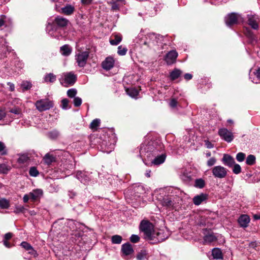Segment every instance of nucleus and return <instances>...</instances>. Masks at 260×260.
<instances>
[{"instance_id": "f257e3e1", "label": "nucleus", "mask_w": 260, "mask_h": 260, "mask_svg": "<svg viewBox=\"0 0 260 260\" xmlns=\"http://www.w3.org/2000/svg\"><path fill=\"white\" fill-rule=\"evenodd\" d=\"M139 151L141 156L146 157L154 165L162 164L166 158V154L160 153L159 149L154 147L153 142H149L147 144H142Z\"/></svg>"}, {"instance_id": "f03ea898", "label": "nucleus", "mask_w": 260, "mask_h": 260, "mask_svg": "<svg viewBox=\"0 0 260 260\" xmlns=\"http://www.w3.org/2000/svg\"><path fill=\"white\" fill-rule=\"evenodd\" d=\"M69 23L68 19L60 16H57L52 23H48L46 30L51 37L59 40L62 36V28L66 27Z\"/></svg>"}, {"instance_id": "7ed1b4c3", "label": "nucleus", "mask_w": 260, "mask_h": 260, "mask_svg": "<svg viewBox=\"0 0 260 260\" xmlns=\"http://www.w3.org/2000/svg\"><path fill=\"white\" fill-rule=\"evenodd\" d=\"M182 201L181 198L177 195H169L165 197L161 201V205L169 210H176Z\"/></svg>"}, {"instance_id": "20e7f679", "label": "nucleus", "mask_w": 260, "mask_h": 260, "mask_svg": "<svg viewBox=\"0 0 260 260\" xmlns=\"http://www.w3.org/2000/svg\"><path fill=\"white\" fill-rule=\"evenodd\" d=\"M170 235V232L167 230L159 229L153 232L152 236L149 241L153 244L161 242L167 239Z\"/></svg>"}, {"instance_id": "39448f33", "label": "nucleus", "mask_w": 260, "mask_h": 260, "mask_svg": "<svg viewBox=\"0 0 260 260\" xmlns=\"http://www.w3.org/2000/svg\"><path fill=\"white\" fill-rule=\"evenodd\" d=\"M163 40V37L153 32L149 33L146 35V41L144 44L148 45L150 48L158 46Z\"/></svg>"}, {"instance_id": "423d86ee", "label": "nucleus", "mask_w": 260, "mask_h": 260, "mask_svg": "<svg viewBox=\"0 0 260 260\" xmlns=\"http://www.w3.org/2000/svg\"><path fill=\"white\" fill-rule=\"evenodd\" d=\"M140 230L144 233L145 238L148 241L152 236L153 232V225L148 220H143L141 221L140 226Z\"/></svg>"}, {"instance_id": "0eeeda50", "label": "nucleus", "mask_w": 260, "mask_h": 260, "mask_svg": "<svg viewBox=\"0 0 260 260\" xmlns=\"http://www.w3.org/2000/svg\"><path fill=\"white\" fill-rule=\"evenodd\" d=\"M35 106L39 112H43L52 108L54 103L48 98L42 99L36 102Z\"/></svg>"}, {"instance_id": "6e6552de", "label": "nucleus", "mask_w": 260, "mask_h": 260, "mask_svg": "<svg viewBox=\"0 0 260 260\" xmlns=\"http://www.w3.org/2000/svg\"><path fill=\"white\" fill-rule=\"evenodd\" d=\"M91 173L85 171H77L75 173V177L81 183L87 185L92 180Z\"/></svg>"}, {"instance_id": "1a4fd4ad", "label": "nucleus", "mask_w": 260, "mask_h": 260, "mask_svg": "<svg viewBox=\"0 0 260 260\" xmlns=\"http://www.w3.org/2000/svg\"><path fill=\"white\" fill-rule=\"evenodd\" d=\"M211 171L213 176L215 178L222 179L225 178L228 174V170L220 165L213 167Z\"/></svg>"}, {"instance_id": "9d476101", "label": "nucleus", "mask_w": 260, "mask_h": 260, "mask_svg": "<svg viewBox=\"0 0 260 260\" xmlns=\"http://www.w3.org/2000/svg\"><path fill=\"white\" fill-rule=\"evenodd\" d=\"M89 57V52L83 51L75 55V59L79 67L83 68L85 66L87 60Z\"/></svg>"}, {"instance_id": "9b49d317", "label": "nucleus", "mask_w": 260, "mask_h": 260, "mask_svg": "<svg viewBox=\"0 0 260 260\" xmlns=\"http://www.w3.org/2000/svg\"><path fill=\"white\" fill-rule=\"evenodd\" d=\"M218 134L221 139L228 143L231 142L234 138L233 133L225 128H220L218 130Z\"/></svg>"}, {"instance_id": "f8f14e48", "label": "nucleus", "mask_w": 260, "mask_h": 260, "mask_svg": "<svg viewBox=\"0 0 260 260\" xmlns=\"http://www.w3.org/2000/svg\"><path fill=\"white\" fill-rule=\"evenodd\" d=\"M63 77V81L61 82V83L65 86L73 85L77 80L76 75L72 72L64 73Z\"/></svg>"}, {"instance_id": "ddd939ff", "label": "nucleus", "mask_w": 260, "mask_h": 260, "mask_svg": "<svg viewBox=\"0 0 260 260\" xmlns=\"http://www.w3.org/2000/svg\"><path fill=\"white\" fill-rule=\"evenodd\" d=\"M240 16V15L236 13L229 14L224 19L226 25L231 27L233 25L237 24Z\"/></svg>"}, {"instance_id": "4468645a", "label": "nucleus", "mask_w": 260, "mask_h": 260, "mask_svg": "<svg viewBox=\"0 0 260 260\" xmlns=\"http://www.w3.org/2000/svg\"><path fill=\"white\" fill-rule=\"evenodd\" d=\"M178 56V53L175 50L169 51L165 56V60L168 65L174 63Z\"/></svg>"}, {"instance_id": "2eb2a0df", "label": "nucleus", "mask_w": 260, "mask_h": 260, "mask_svg": "<svg viewBox=\"0 0 260 260\" xmlns=\"http://www.w3.org/2000/svg\"><path fill=\"white\" fill-rule=\"evenodd\" d=\"M258 19V16L255 15L248 14L247 15V22L249 25L254 29H258L259 26L257 22Z\"/></svg>"}, {"instance_id": "dca6fc26", "label": "nucleus", "mask_w": 260, "mask_h": 260, "mask_svg": "<svg viewBox=\"0 0 260 260\" xmlns=\"http://www.w3.org/2000/svg\"><path fill=\"white\" fill-rule=\"evenodd\" d=\"M121 251L123 256H129L134 252V250L132 244L127 242L122 245Z\"/></svg>"}, {"instance_id": "f3484780", "label": "nucleus", "mask_w": 260, "mask_h": 260, "mask_svg": "<svg viewBox=\"0 0 260 260\" xmlns=\"http://www.w3.org/2000/svg\"><path fill=\"white\" fill-rule=\"evenodd\" d=\"M221 161L224 165L229 168L232 167L235 163L234 157L228 154H223Z\"/></svg>"}, {"instance_id": "a211bd4d", "label": "nucleus", "mask_w": 260, "mask_h": 260, "mask_svg": "<svg viewBox=\"0 0 260 260\" xmlns=\"http://www.w3.org/2000/svg\"><path fill=\"white\" fill-rule=\"evenodd\" d=\"M114 64V60L111 56L107 57L102 63V68L106 71L110 70Z\"/></svg>"}, {"instance_id": "6ab92c4d", "label": "nucleus", "mask_w": 260, "mask_h": 260, "mask_svg": "<svg viewBox=\"0 0 260 260\" xmlns=\"http://www.w3.org/2000/svg\"><path fill=\"white\" fill-rule=\"evenodd\" d=\"M19 157L17 162L19 164H24L30 160L31 154L29 152L19 153L17 154Z\"/></svg>"}, {"instance_id": "aec40b11", "label": "nucleus", "mask_w": 260, "mask_h": 260, "mask_svg": "<svg viewBox=\"0 0 260 260\" xmlns=\"http://www.w3.org/2000/svg\"><path fill=\"white\" fill-rule=\"evenodd\" d=\"M208 199V195L206 193H201L200 194L194 196L193 199V203L196 205H200L203 201Z\"/></svg>"}, {"instance_id": "412c9836", "label": "nucleus", "mask_w": 260, "mask_h": 260, "mask_svg": "<svg viewBox=\"0 0 260 260\" xmlns=\"http://www.w3.org/2000/svg\"><path fill=\"white\" fill-rule=\"evenodd\" d=\"M43 190L41 189H36L30 192V199L32 201H35L40 199L43 195Z\"/></svg>"}, {"instance_id": "4be33fe9", "label": "nucleus", "mask_w": 260, "mask_h": 260, "mask_svg": "<svg viewBox=\"0 0 260 260\" xmlns=\"http://www.w3.org/2000/svg\"><path fill=\"white\" fill-rule=\"evenodd\" d=\"M250 222V218L247 215H242L238 219V223L241 227L246 228Z\"/></svg>"}, {"instance_id": "5701e85b", "label": "nucleus", "mask_w": 260, "mask_h": 260, "mask_svg": "<svg viewBox=\"0 0 260 260\" xmlns=\"http://www.w3.org/2000/svg\"><path fill=\"white\" fill-rule=\"evenodd\" d=\"M72 50V47L68 44H65L60 47V52L61 55L64 56H69L71 54Z\"/></svg>"}, {"instance_id": "b1692460", "label": "nucleus", "mask_w": 260, "mask_h": 260, "mask_svg": "<svg viewBox=\"0 0 260 260\" xmlns=\"http://www.w3.org/2000/svg\"><path fill=\"white\" fill-rule=\"evenodd\" d=\"M203 239L205 243L210 244L216 241L217 238L213 232H210L205 235Z\"/></svg>"}, {"instance_id": "393cba45", "label": "nucleus", "mask_w": 260, "mask_h": 260, "mask_svg": "<svg viewBox=\"0 0 260 260\" xmlns=\"http://www.w3.org/2000/svg\"><path fill=\"white\" fill-rule=\"evenodd\" d=\"M21 246L28 251L29 254L35 256L37 254V252L34 250L31 245L27 242L23 241L20 244Z\"/></svg>"}, {"instance_id": "a878e982", "label": "nucleus", "mask_w": 260, "mask_h": 260, "mask_svg": "<svg viewBox=\"0 0 260 260\" xmlns=\"http://www.w3.org/2000/svg\"><path fill=\"white\" fill-rule=\"evenodd\" d=\"M61 13L66 15H71L75 11V8L71 5L68 4L65 7L61 8Z\"/></svg>"}, {"instance_id": "bb28decb", "label": "nucleus", "mask_w": 260, "mask_h": 260, "mask_svg": "<svg viewBox=\"0 0 260 260\" xmlns=\"http://www.w3.org/2000/svg\"><path fill=\"white\" fill-rule=\"evenodd\" d=\"M43 159L45 164L50 166L53 162L55 161V157L53 155L48 153L45 155Z\"/></svg>"}, {"instance_id": "cd10ccee", "label": "nucleus", "mask_w": 260, "mask_h": 260, "mask_svg": "<svg viewBox=\"0 0 260 260\" xmlns=\"http://www.w3.org/2000/svg\"><path fill=\"white\" fill-rule=\"evenodd\" d=\"M182 71L178 69H175L170 73V78L174 81L178 79L182 74Z\"/></svg>"}, {"instance_id": "c85d7f7f", "label": "nucleus", "mask_w": 260, "mask_h": 260, "mask_svg": "<svg viewBox=\"0 0 260 260\" xmlns=\"http://www.w3.org/2000/svg\"><path fill=\"white\" fill-rule=\"evenodd\" d=\"M212 255L214 259H220L223 258L222 251L218 248H214L212 249Z\"/></svg>"}, {"instance_id": "c756f323", "label": "nucleus", "mask_w": 260, "mask_h": 260, "mask_svg": "<svg viewBox=\"0 0 260 260\" xmlns=\"http://www.w3.org/2000/svg\"><path fill=\"white\" fill-rule=\"evenodd\" d=\"M45 82L54 83L56 80V77L53 73L46 74L44 77Z\"/></svg>"}, {"instance_id": "7c9ffc66", "label": "nucleus", "mask_w": 260, "mask_h": 260, "mask_svg": "<svg viewBox=\"0 0 260 260\" xmlns=\"http://www.w3.org/2000/svg\"><path fill=\"white\" fill-rule=\"evenodd\" d=\"M11 170V167L7 163L0 164V173L7 174Z\"/></svg>"}, {"instance_id": "2f4dec72", "label": "nucleus", "mask_w": 260, "mask_h": 260, "mask_svg": "<svg viewBox=\"0 0 260 260\" xmlns=\"http://www.w3.org/2000/svg\"><path fill=\"white\" fill-rule=\"evenodd\" d=\"M126 92L129 96L133 98H136L139 94V91L134 87L127 88Z\"/></svg>"}, {"instance_id": "473e14b6", "label": "nucleus", "mask_w": 260, "mask_h": 260, "mask_svg": "<svg viewBox=\"0 0 260 260\" xmlns=\"http://www.w3.org/2000/svg\"><path fill=\"white\" fill-rule=\"evenodd\" d=\"M205 182L202 178L197 179L194 181V186L198 188H203L205 187Z\"/></svg>"}, {"instance_id": "72a5a7b5", "label": "nucleus", "mask_w": 260, "mask_h": 260, "mask_svg": "<svg viewBox=\"0 0 260 260\" xmlns=\"http://www.w3.org/2000/svg\"><path fill=\"white\" fill-rule=\"evenodd\" d=\"M10 207V202L5 198L0 199V208L2 209H8Z\"/></svg>"}, {"instance_id": "f704fd0d", "label": "nucleus", "mask_w": 260, "mask_h": 260, "mask_svg": "<svg viewBox=\"0 0 260 260\" xmlns=\"http://www.w3.org/2000/svg\"><path fill=\"white\" fill-rule=\"evenodd\" d=\"M122 40V36L120 35H115L114 36V39L111 40L110 43L112 45H118Z\"/></svg>"}, {"instance_id": "c9c22d12", "label": "nucleus", "mask_w": 260, "mask_h": 260, "mask_svg": "<svg viewBox=\"0 0 260 260\" xmlns=\"http://www.w3.org/2000/svg\"><path fill=\"white\" fill-rule=\"evenodd\" d=\"M122 240V237L120 235H115L111 237V242L112 244H119Z\"/></svg>"}, {"instance_id": "e433bc0d", "label": "nucleus", "mask_w": 260, "mask_h": 260, "mask_svg": "<svg viewBox=\"0 0 260 260\" xmlns=\"http://www.w3.org/2000/svg\"><path fill=\"white\" fill-rule=\"evenodd\" d=\"M59 135V133L56 129H54L48 133L47 136L51 139H56Z\"/></svg>"}, {"instance_id": "4c0bfd02", "label": "nucleus", "mask_w": 260, "mask_h": 260, "mask_svg": "<svg viewBox=\"0 0 260 260\" xmlns=\"http://www.w3.org/2000/svg\"><path fill=\"white\" fill-rule=\"evenodd\" d=\"M254 75L255 76L256 79H253L252 82L254 83L257 84L259 83L260 81V67L258 68L254 72Z\"/></svg>"}, {"instance_id": "58836bf2", "label": "nucleus", "mask_w": 260, "mask_h": 260, "mask_svg": "<svg viewBox=\"0 0 260 260\" xmlns=\"http://www.w3.org/2000/svg\"><path fill=\"white\" fill-rule=\"evenodd\" d=\"M246 163L248 165H253L255 163V157L253 155H249L246 160Z\"/></svg>"}, {"instance_id": "ea45409f", "label": "nucleus", "mask_w": 260, "mask_h": 260, "mask_svg": "<svg viewBox=\"0 0 260 260\" xmlns=\"http://www.w3.org/2000/svg\"><path fill=\"white\" fill-rule=\"evenodd\" d=\"M248 43L252 45H254L257 42V39L255 35L252 34L248 37Z\"/></svg>"}, {"instance_id": "a19ab883", "label": "nucleus", "mask_w": 260, "mask_h": 260, "mask_svg": "<svg viewBox=\"0 0 260 260\" xmlns=\"http://www.w3.org/2000/svg\"><path fill=\"white\" fill-rule=\"evenodd\" d=\"M29 174L32 177H37L39 174V172L36 167H31L29 170Z\"/></svg>"}, {"instance_id": "79ce46f5", "label": "nucleus", "mask_w": 260, "mask_h": 260, "mask_svg": "<svg viewBox=\"0 0 260 260\" xmlns=\"http://www.w3.org/2000/svg\"><path fill=\"white\" fill-rule=\"evenodd\" d=\"M100 120L99 119H95L92 121V122L90 124V128L91 129H96L98 126H99L100 124Z\"/></svg>"}, {"instance_id": "37998d69", "label": "nucleus", "mask_w": 260, "mask_h": 260, "mask_svg": "<svg viewBox=\"0 0 260 260\" xmlns=\"http://www.w3.org/2000/svg\"><path fill=\"white\" fill-rule=\"evenodd\" d=\"M21 87L23 88V89L27 90L30 89L31 88L32 84L30 82L24 81L22 82Z\"/></svg>"}, {"instance_id": "c03bdc74", "label": "nucleus", "mask_w": 260, "mask_h": 260, "mask_svg": "<svg viewBox=\"0 0 260 260\" xmlns=\"http://www.w3.org/2000/svg\"><path fill=\"white\" fill-rule=\"evenodd\" d=\"M127 51V49L126 47H123L121 45L118 47L117 53L121 56L126 54Z\"/></svg>"}, {"instance_id": "a18cd8bd", "label": "nucleus", "mask_w": 260, "mask_h": 260, "mask_svg": "<svg viewBox=\"0 0 260 260\" xmlns=\"http://www.w3.org/2000/svg\"><path fill=\"white\" fill-rule=\"evenodd\" d=\"M147 254V253L145 250H141V251L137 255V259L138 260H143L146 257Z\"/></svg>"}, {"instance_id": "49530a36", "label": "nucleus", "mask_w": 260, "mask_h": 260, "mask_svg": "<svg viewBox=\"0 0 260 260\" xmlns=\"http://www.w3.org/2000/svg\"><path fill=\"white\" fill-rule=\"evenodd\" d=\"M26 209L21 205H17L15 207V210L14 211V213L15 214H19L20 213H24Z\"/></svg>"}, {"instance_id": "de8ad7c7", "label": "nucleus", "mask_w": 260, "mask_h": 260, "mask_svg": "<svg viewBox=\"0 0 260 260\" xmlns=\"http://www.w3.org/2000/svg\"><path fill=\"white\" fill-rule=\"evenodd\" d=\"M7 154V150L5 144L0 141V154L5 155Z\"/></svg>"}, {"instance_id": "09e8293b", "label": "nucleus", "mask_w": 260, "mask_h": 260, "mask_svg": "<svg viewBox=\"0 0 260 260\" xmlns=\"http://www.w3.org/2000/svg\"><path fill=\"white\" fill-rule=\"evenodd\" d=\"M77 90L75 88L70 89L67 91V95L70 98L76 97L75 95L77 94Z\"/></svg>"}, {"instance_id": "8fccbe9b", "label": "nucleus", "mask_w": 260, "mask_h": 260, "mask_svg": "<svg viewBox=\"0 0 260 260\" xmlns=\"http://www.w3.org/2000/svg\"><path fill=\"white\" fill-rule=\"evenodd\" d=\"M233 172L235 174H239L241 172V168L239 164H235L233 165Z\"/></svg>"}, {"instance_id": "3c124183", "label": "nucleus", "mask_w": 260, "mask_h": 260, "mask_svg": "<svg viewBox=\"0 0 260 260\" xmlns=\"http://www.w3.org/2000/svg\"><path fill=\"white\" fill-rule=\"evenodd\" d=\"M61 108L64 110H67L70 107H69V101L67 99H63L61 100Z\"/></svg>"}, {"instance_id": "603ef678", "label": "nucleus", "mask_w": 260, "mask_h": 260, "mask_svg": "<svg viewBox=\"0 0 260 260\" xmlns=\"http://www.w3.org/2000/svg\"><path fill=\"white\" fill-rule=\"evenodd\" d=\"M82 99L81 98L76 96L75 97L73 100V104L75 107H79L81 104H82Z\"/></svg>"}, {"instance_id": "864d4df0", "label": "nucleus", "mask_w": 260, "mask_h": 260, "mask_svg": "<svg viewBox=\"0 0 260 260\" xmlns=\"http://www.w3.org/2000/svg\"><path fill=\"white\" fill-rule=\"evenodd\" d=\"M10 112L13 113L15 115H19L20 116H21L22 115L21 110L19 108H14L11 109L10 110Z\"/></svg>"}, {"instance_id": "5fc2aeb1", "label": "nucleus", "mask_w": 260, "mask_h": 260, "mask_svg": "<svg viewBox=\"0 0 260 260\" xmlns=\"http://www.w3.org/2000/svg\"><path fill=\"white\" fill-rule=\"evenodd\" d=\"M245 157V154L243 152H239L236 155V159L239 162L243 161Z\"/></svg>"}, {"instance_id": "6e6d98bb", "label": "nucleus", "mask_w": 260, "mask_h": 260, "mask_svg": "<svg viewBox=\"0 0 260 260\" xmlns=\"http://www.w3.org/2000/svg\"><path fill=\"white\" fill-rule=\"evenodd\" d=\"M216 162V159L214 157H212L211 158H210L207 162V165L208 166V167H212L213 166H214Z\"/></svg>"}, {"instance_id": "4d7b16f0", "label": "nucleus", "mask_w": 260, "mask_h": 260, "mask_svg": "<svg viewBox=\"0 0 260 260\" xmlns=\"http://www.w3.org/2000/svg\"><path fill=\"white\" fill-rule=\"evenodd\" d=\"M130 241L134 243L138 242L140 241V237L137 235H132L130 237Z\"/></svg>"}, {"instance_id": "13d9d810", "label": "nucleus", "mask_w": 260, "mask_h": 260, "mask_svg": "<svg viewBox=\"0 0 260 260\" xmlns=\"http://www.w3.org/2000/svg\"><path fill=\"white\" fill-rule=\"evenodd\" d=\"M111 5V9L112 10H119V5L117 4L115 1H112L110 2Z\"/></svg>"}, {"instance_id": "bf43d9fd", "label": "nucleus", "mask_w": 260, "mask_h": 260, "mask_svg": "<svg viewBox=\"0 0 260 260\" xmlns=\"http://www.w3.org/2000/svg\"><path fill=\"white\" fill-rule=\"evenodd\" d=\"M12 237L13 234L12 233H7L4 235L3 240L8 241L9 240L11 239Z\"/></svg>"}, {"instance_id": "052dcab7", "label": "nucleus", "mask_w": 260, "mask_h": 260, "mask_svg": "<svg viewBox=\"0 0 260 260\" xmlns=\"http://www.w3.org/2000/svg\"><path fill=\"white\" fill-rule=\"evenodd\" d=\"M170 106L172 108H175L177 105V101L175 99H172L170 102Z\"/></svg>"}, {"instance_id": "680f3d73", "label": "nucleus", "mask_w": 260, "mask_h": 260, "mask_svg": "<svg viewBox=\"0 0 260 260\" xmlns=\"http://www.w3.org/2000/svg\"><path fill=\"white\" fill-rule=\"evenodd\" d=\"M68 195L70 198L73 199L77 195V193L73 190H71L69 191Z\"/></svg>"}, {"instance_id": "e2e57ef3", "label": "nucleus", "mask_w": 260, "mask_h": 260, "mask_svg": "<svg viewBox=\"0 0 260 260\" xmlns=\"http://www.w3.org/2000/svg\"><path fill=\"white\" fill-rule=\"evenodd\" d=\"M205 145L207 148L211 149V148H213V147H214L213 144H212V143L210 142L208 140H205Z\"/></svg>"}, {"instance_id": "0e129e2a", "label": "nucleus", "mask_w": 260, "mask_h": 260, "mask_svg": "<svg viewBox=\"0 0 260 260\" xmlns=\"http://www.w3.org/2000/svg\"><path fill=\"white\" fill-rule=\"evenodd\" d=\"M93 0H81V3L83 5H89L92 4Z\"/></svg>"}, {"instance_id": "69168bd1", "label": "nucleus", "mask_w": 260, "mask_h": 260, "mask_svg": "<svg viewBox=\"0 0 260 260\" xmlns=\"http://www.w3.org/2000/svg\"><path fill=\"white\" fill-rule=\"evenodd\" d=\"M3 242L4 246L7 248H10L12 247V245L8 241L3 240Z\"/></svg>"}, {"instance_id": "338daca9", "label": "nucleus", "mask_w": 260, "mask_h": 260, "mask_svg": "<svg viewBox=\"0 0 260 260\" xmlns=\"http://www.w3.org/2000/svg\"><path fill=\"white\" fill-rule=\"evenodd\" d=\"M184 79L188 81V80H189L190 79H192V75L191 74H189V73H186L184 75Z\"/></svg>"}, {"instance_id": "774afa93", "label": "nucleus", "mask_w": 260, "mask_h": 260, "mask_svg": "<svg viewBox=\"0 0 260 260\" xmlns=\"http://www.w3.org/2000/svg\"><path fill=\"white\" fill-rule=\"evenodd\" d=\"M6 115V114L5 110L0 109V120L5 117Z\"/></svg>"}]
</instances>
